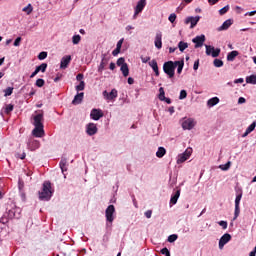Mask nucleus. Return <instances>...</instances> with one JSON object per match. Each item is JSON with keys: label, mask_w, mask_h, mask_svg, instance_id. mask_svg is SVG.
I'll return each instance as SVG.
<instances>
[{"label": "nucleus", "mask_w": 256, "mask_h": 256, "mask_svg": "<svg viewBox=\"0 0 256 256\" xmlns=\"http://www.w3.org/2000/svg\"><path fill=\"white\" fill-rule=\"evenodd\" d=\"M53 188H51V182L45 181L42 184V190L38 192V197L40 201H51L53 197Z\"/></svg>", "instance_id": "obj_1"}, {"label": "nucleus", "mask_w": 256, "mask_h": 256, "mask_svg": "<svg viewBox=\"0 0 256 256\" xmlns=\"http://www.w3.org/2000/svg\"><path fill=\"white\" fill-rule=\"evenodd\" d=\"M106 227H112L115 221V206L109 205L105 210Z\"/></svg>", "instance_id": "obj_2"}, {"label": "nucleus", "mask_w": 256, "mask_h": 256, "mask_svg": "<svg viewBox=\"0 0 256 256\" xmlns=\"http://www.w3.org/2000/svg\"><path fill=\"white\" fill-rule=\"evenodd\" d=\"M163 71L168 76V79L175 77V61H167L163 64Z\"/></svg>", "instance_id": "obj_3"}, {"label": "nucleus", "mask_w": 256, "mask_h": 256, "mask_svg": "<svg viewBox=\"0 0 256 256\" xmlns=\"http://www.w3.org/2000/svg\"><path fill=\"white\" fill-rule=\"evenodd\" d=\"M36 114L32 115V125L34 127H44L43 121H45V118L43 116V111L35 112Z\"/></svg>", "instance_id": "obj_4"}, {"label": "nucleus", "mask_w": 256, "mask_h": 256, "mask_svg": "<svg viewBox=\"0 0 256 256\" xmlns=\"http://www.w3.org/2000/svg\"><path fill=\"white\" fill-rule=\"evenodd\" d=\"M147 6V0H139L134 8L133 19H137L139 13H143V9Z\"/></svg>", "instance_id": "obj_5"}, {"label": "nucleus", "mask_w": 256, "mask_h": 256, "mask_svg": "<svg viewBox=\"0 0 256 256\" xmlns=\"http://www.w3.org/2000/svg\"><path fill=\"white\" fill-rule=\"evenodd\" d=\"M41 147V142L33 137H30L27 141V149L29 151H37Z\"/></svg>", "instance_id": "obj_6"}, {"label": "nucleus", "mask_w": 256, "mask_h": 256, "mask_svg": "<svg viewBox=\"0 0 256 256\" xmlns=\"http://www.w3.org/2000/svg\"><path fill=\"white\" fill-rule=\"evenodd\" d=\"M8 219H20L21 218V208H12L9 209L6 214Z\"/></svg>", "instance_id": "obj_7"}, {"label": "nucleus", "mask_w": 256, "mask_h": 256, "mask_svg": "<svg viewBox=\"0 0 256 256\" xmlns=\"http://www.w3.org/2000/svg\"><path fill=\"white\" fill-rule=\"evenodd\" d=\"M102 95L106 101H115L118 97L117 89H112L111 92H107V90H104L102 92Z\"/></svg>", "instance_id": "obj_8"}, {"label": "nucleus", "mask_w": 256, "mask_h": 256, "mask_svg": "<svg viewBox=\"0 0 256 256\" xmlns=\"http://www.w3.org/2000/svg\"><path fill=\"white\" fill-rule=\"evenodd\" d=\"M193 153V149L188 148L186 149L182 154H179L177 157V163H185V161H187V159H189V157H191Z\"/></svg>", "instance_id": "obj_9"}, {"label": "nucleus", "mask_w": 256, "mask_h": 256, "mask_svg": "<svg viewBox=\"0 0 256 256\" xmlns=\"http://www.w3.org/2000/svg\"><path fill=\"white\" fill-rule=\"evenodd\" d=\"M31 135L32 137H36L37 139L43 138V136L45 135V126H34Z\"/></svg>", "instance_id": "obj_10"}, {"label": "nucleus", "mask_w": 256, "mask_h": 256, "mask_svg": "<svg viewBox=\"0 0 256 256\" xmlns=\"http://www.w3.org/2000/svg\"><path fill=\"white\" fill-rule=\"evenodd\" d=\"M200 20L201 16H189L185 19V24L189 25L190 23V29H194Z\"/></svg>", "instance_id": "obj_11"}, {"label": "nucleus", "mask_w": 256, "mask_h": 256, "mask_svg": "<svg viewBox=\"0 0 256 256\" xmlns=\"http://www.w3.org/2000/svg\"><path fill=\"white\" fill-rule=\"evenodd\" d=\"M98 131H99V128H97V124L88 123L86 125V134L89 135V137H93V135H97Z\"/></svg>", "instance_id": "obj_12"}, {"label": "nucleus", "mask_w": 256, "mask_h": 256, "mask_svg": "<svg viewBox=\"0 0 256 256\" xmlns=\"http://www.w3.org/2000/svg\"><path fill=\"white\" fill-rule=\"evenodd\" d=\"M193 127H195V120H193V118L184 119L182 121V129H184V131H191Z\"/></svg>", "instance_id": "obj_13"}, {"label": "nucleus", "mask_w": 256, "mask_h": 256, "mask_svg": "<svg viewBox=\"0 0 256 256\" xmlns=\"http://www.w3.org/2000/svg\"><path fill=\"white\" fill-rule=\"evenodd\" d=\"M179 197H181V188H178L177 191L172 193L169 206L173 207V205H177V201H179Z\"/></svg>", "instance_id": "obj_14"}, {"label": "nucleus", "mask_w": 256, "mask_h": 256, "mask_svg": "<svg viewBox=\"0 0 256 256\" xmlns=\"http://www.w3.org/2000/svg\"><path fill=\"white\" fill-rule=\"evenodd\" d=\"M101 117H103V110L101 109H92L90 112V118L93 121H99V119H101Z\"/></svg>", "instance_id": "obj_15"}, {"label": "nucleus", "mask_w": 256, "mask_h": 256, "mask_svg": "<svg viewBox=\"0 0 256 256\" xmlns=\"http://www.w3.org/2000/svg\"><path fill=\"white\" fill-rule=\"evenodd\" d=\"M231 241V234L225 233L219 240V249H223Z\"/></svg>", "instance_id": "obj_16"}, {"label": "nucleus", "mask_w": 256, "mask_h": 256, "mask_svg": "<svg viewBox=\"0 0 256 256\" xmlns=\"http://www.w3.org/2000/svg\"><path fill=\"white\" fill-rule=\"evenodd\" d=\"M107 63H109V58H107V54H102V59L100 65L98 66V73H103V71H105Z\"/></svg>", "instance_id": "obj_17"}, {"label": "nucleus", "mask_w": 256, "mask_h": 256, "mask_svg": "<svg viewBox=\"0 0 256 256\" xmlns=\"http://www.w3.org/2000/svg\"><path fill=\"white\" fill-rule=\"evenodd\" d=\"M192 42L195 43V49H199L205 43V34L196 36L195 38L192 39Z\"/></svg>", "instance_id": "obj_18"}, {"label": "nucleus", "mask_w": 256, "mask_h": 256, "mask_svg": "<svg viewBox=\"0 0 256 256\" xmlns=\"http://www.w3.org/2000/svg\"><path fill=\"white\" fill-rule=\"evenodd\" d=\"M163 34L161 32H157L154 40V45L156 49H162L163 47Z\"/></svg>", "instance_id": "obj_19"}, {"label": "nucleus", "mask_w": 256, "mask_h": 256, "mask_svg": "<svg viewBox=\"0 0 256 256\" xmlns=\"http://www.w3.org/2000/svg\"><path fill=\"white\" fill-rule=\"evenodd\" d=\"M236 198L235 205H241V199H243V188L237 187L235 188Z\"/></svg>", "instance_id": "obj_20"}, {"label": "nucleus", "mask_w": 256, "mask_h": 256, "mask_svg": "<svg viewBox=\"0 0 256 256\" xmlns=\"http://www.w3.org/2000/svg\"><path fill=\"white\" fill-rule=\"evenodd\" d=\"M69 63H71V55L62 57L60 61V69H67V67H69Z\"/></svg>", "instance_id": "obj_21"}, {"label": "nucleus", "mask_w": 256, "mask_h": 256, "mask_svg": "<svg viewBox=\"0 0 256 256\" xmlns=\"http://www.w3.org/2000/svg\"><path fill=\"white\" fill-rule=\"evenodd\" d=\"M149 67L153 70L155 73L156 77H159L160 72H159V65L157 64V60L153 59L150 62H148Z\"/></svg>", "instance_id": "obj_22"}, {"label": "nucleus", "mask_w": 256, "mask_h": 256, "mask_svg": "<svg viewBox=\"0 0 256 256\" xmlns=\"http://www.w3.org/2000/svg\"><path fill=\"white\" fill-rule=\"evenodd\" d=\"M83 97H85V93L83 92L77 93V95H75L74 99L72 100V105H81L83 101Z\"/></svg>", "instance_id": "obj_23"}, {"label": "nucleus", "mask_w": 256, "mask_h": 256, "mask_svg": "<svg viewBox=\"0 0 256 256\" xmlns=\"http://www.w3.org/2000/svg\"><path fill=\"white\" fill-rule=\"evenodd\" d=\"M231 25H233V21L231 19H228L223 22V24L218 28V31H227V29H229Z\"/></svg>", "instance_id": "obj_24"}, {"label": "nucleus", "mask_w": 256, "mask_h": 256, "mask_svg": "<svg viewBox=\"0 0 256 256\" xmlns=\"http://www.w3.org/2000/svg\"><path fill=\"white\" fill-rule=\"evenodd\" d=\"M183 67H185V61H175V69H177L178 75H181V73L183 72Z\"/></svg>", "instance_id": "obj_25"}, {"label": "nucleus", "mask_w": 256, "mask_h": 256, "mask_svg": "<svg viewBox=\"0 0 256 256\" xmlns=\"http://www.w3.org/2000/svg\"><path fill=\"white\" fill-rule=\"evenodd\" d=\"M255 127H256V121H254L253 123H251V124L247 127L245 133L242 134V137L245 138V137H247V135H249L250 133H253V131H255Z\"/></svg>", "instance_id": "obj_26"}, {"label": "nucleus", "mask_w": 256, "mask_h": 256, "mask_svg": "<svg viewBox=\"0 0 256 256\" xmlns=\"http://www.w3.org/2000/svg\"><path fill=\"white\" fill-rule=\"evenodd\" d=\"M239 55V51L233 50L227 54V61L233 62L235 58Z\"/></svg>", "instance_id": "obj_27"}, {"label": "nucleus", "mask_w": 256, "mask_h": 256, "mask_svg": "<svg viewBox=\"0 0 256 256\" xmlns=\"http://www.w3.org/2000/svg\"><path fill=\"white\" fill-rule=\"evenodd\" d=\"M67 165H68L67 158H62L59 163V167L64 175H65V171H67Z\"/></svg>", "instance_id": "obj_28"}, {"label": "nucleus", "mask_w": 256, "mask_h": 256, "mask_svg": "<svg viewBox=\"0 0 256 256\" xmlns=\"http://www.w3.org/2000/svg\"><path fill=\"white\" fill-rule=\"evenodd\" d=\"M219 104V97H213V98H210L208 101H207V107H215V105Z\"/></svg>", "instance_id": "obj_29"}, {"label": "nucleus", "mask_w": 256, "mask_h": 256, "mask_svg": "<svg viewBox=\"0 0 256 256\" xmlns=\"http://www.w3.org/2000/svg\"><path fill=\"white\" fill-rule=\"evenodd\" d=\"M166 153H167V150H165L164 147H159L156 152V157H158V159H162V157H165Z\"/></svg>", "instance_id": "obj_30"}, {"label": "nucleus", "mask_w": 256, "mask_h": 256, "mask_svg": "<svg viewBox=\"0 0 256 256\" xmlns=\"http://www.w3.org/2000/svg\"><path fill=\"white\" fill-rule=\"evenodd\" d=\"M120 70L122 71L123 77H129V66L127 64H123Z\"/></svg>", "instance_id": "obj_31"}, {"label": "nucleus", "mask_w": 256, "mask_h": 256, "mask_svg": "<svg viewBox=\"0 0 256 256\" xmlns=\"http://www.w3.org/2000/svg\"><path fill=\"white\" fill-rule=\"evenodd\" d=\"M188 47H189V44L187 42L180 41L178 43V49L181 53H183V51H185V49H187Z\"/></svg>", "instance_id": "obj_32"}, {"label": "nucleus", "mask_w": 256, "mask_h": 256, "mask_svg": "<svg viewBox=\"0 0 256 256\" xmlns=\"http://www.w3.org/2000/svg\"><path fill=\"white\" fill-rule=\"evenodd\" d=\"M15 109V105L13 104H7L5 107H4V113L6 115H9L10 113H12V111Z\"/></svg>", "instance_id": "obj_33"}, {"label": "nucleus", "mask_w": 256, "mask_h": 256, "mask_svg": "<svg viewBox=\"0 0 256 256\" xmlns=\"http://www.w3.org/2000/svg\"><path fill=\"white\" fill-rule=\"evenodd\" d=\"M72 43H73V45H79V43H81V35H79V34L73 35Z\"/></svg>", "instance_id": "obj_34"}, {"label": "nucleus", "mask_w": 256, "mask_h": 256, "mask_svg": "<svg viewBox=\"0 0 256 256\" xmlns=\"http://www.w3.org/2000/svg\"><path fill=\"white\" fill-rule=\"evenodd\" d=\"M246 83H250V85H256V75H250L246 77Z\"/></svg>", "instance_id": "obj_35"}, {"label": "nucleus", "mask_w": 256, "mask_h": 256, "mask_svg": "<svg viewBox=\"0 0 256 256\" xmlns=\"http://www.w3.org/2000/svg\"><path fill=\"white\" fill-rule=\"evenodd\" d=\"M36 71L39 73H45L47 71V63H42L40 66L36 67Z\"/></svg>", "instance_id": "obj_36"}, {"label": "nucleus", "mask_w": 256, "mask_h": 256, "mask_svg": "<svg viewBox=\"0 0 256 256\" xmlns=\"http://www.w3.org/2000/svg\"><path fill=\"white\" fill-rule=\"evenodd\" d=\"M211 57H219L221 55V48H215L213 47L212 52H211Z\"/></svg>", "instance_id": "obj_37"}, {"label": "nucleus", "mask_w": 256, "mask_h": 256, "mask_svg": "<svg viewBox=\"0 0 256 256\" xmlns=\"http://www.w3.org/2000/svg\"><path fill=\"white\" fill-rule=\"evenodd\" d=\"M240 213H241V208L239 207V205H235L233 221H236Z\"/></svg>", "instance_id": "obj_38"}, {"label": "nucleus", "mask_w": 256, "mask_h": 256, "mask_svg": "<svg viewBox=\"0 0 256 256\" xmlns=\"http://www.w3.org/2000/svg\"><path fill=\"white\" fill-rule=\"evenodd\" d=\"M158 99L159 101H163L165 99V89L163 87L159 88Z\"/></svg>", "instance_id": "obj_39"}, {"label": "nucleus", "mask_w": 256, "mask_h": 256, "mask_svg": "<svg viewBox=\"0 0 256 256\" xmlns=\"http://www.w3.org/2000/svg\"><path fill=\"white\" fill-rule=\"evenodd\" d=\"M177 239H179V236L177 234H171L170 236H168V243H175V241H177Z\"/></svg>", "instance_id": "obj_40"}, {"label": "nucleus", "mask_w": 256, "mask_h": 256, "mask_svg": "<svg viewBox=\"0 0 256 256\" xmlns=\"http://www.w3.org/2000/svg\"><path fill=\"white\" fill-rule=\"evenodd\" d=\"M27 15H31L33 13V6L31 4H28L26 7L22 9Z\"/></svg>", "instance_id": "obj_41"}, {"label": "nucleus", "mask_w": 256, "mask_h": 256, "mask_svg": "<svg viewBox=\"0 0 256 256\" xmlns=\"http://www.w3.org/2000/svg\"><path fill=\"white\" fill-rule=\"evenodd\" d=\"M13 87H8L4 89V97H10V95H13Z\"/></svg>", "instance_id": "obj_42"}, {"label": "nucleus", "mask_w": 256, "mask_h": 256, "mask_svg": "<svg viewBox=\"0 0 256 256\" xmlns=\"http://www.w3.org/2000/svg\"><path fill=\"white\" fill-rule=\"evenodd\" d=\"M231 168V162H227L224 165H220L219 169H221L222 171H229V169Z\"/></svg>", "instance_id": "obj_43"}, {"label": "nucleus", "mask_w": 256, "mask_h": 256, "mask_svg": "<svg viewBox=\"0 0 256 256\" xmlns=\"http://www.w3.org/2000/svg\"><path fill=\"white\" fill-rule=\"evenodd\" d=\"M213 65H214V67H223V60H221V59H214V61H213Z\"/></svg>", "instance_id": "obj_44"}, {"label": "nucleus", "mask_w": 256, "mask_h": 256, "mask_svg": "<svg viewBox=\"0 0 256 256\" xmlns=\"http://www.w3.org/2000/svg\"><path fill=\"white\" fill-rule=\"evenodd\" d=\"M85 90V81H80L79 85L76 86V91H84Z\"/></svg>", "instance_id": "obj_45"}, {"label": "nucleus", "mask_w": 256, "mask_h": 256, "mask_svg": "<svg viewBox=\"0 0 256 256\" xmlns=\"http://www.w3.org/2000/svg\"><path fill=\"white\" fill-rule=\"evenodd\" d=\"M116 65H118V67H123V65H127V63L125 62V58H119L116 62Z\"/></svg>", "instance_id": "obj_46"}, {"label": "nucleus", "mask_w": 256, "mask_h": 256, "mask_svg": "<svg viewBox=\"0 0 256 256\" xmlns=\"http://www.w3.org/2000/svg\"><path fill=\"white\" fill-rule=\"evenodd\" d=\"M38 59H39V61H43V60L47 59V52L46 51L40 52L38 55Z\"/></svg>", "instance_id": "obj_47"}, {"label": "nucleus", "mask_w": 256, "mask_h": 256, "mask_svg": "<svg viewBox=\"0 0 256 256\" xmlns=\"http://www.w3.org/2000/svg\"><path fill=\"white\" fill-rule=\"evenodd\" d=\"M160 253H161L162 255H165V256H171V252L169 251V249H168L167 247L162 248L161 251H160Z\"/></svg>", "instance_id": "obj_48"}, {"label": "nucleus", "mask_w": 256, "mask_h": 256, "mask_svg": "<svg viewBox=\"0 0 256 256\" xmlns=\"http://www.w3.org/2000/svg\"><path fill=\"white\" fill-rule=\"evenodd\" d=\"M229 5L224 6L222 9L219 10L220 15H225L229 11Z\"/></svg>", "instance_id": "obj_49"}, {"label": "nucleus", "mask_w": 256, "mask_h": 256, "mask_svg": "<svg viewBox=\"0 0 256 256\" xmlns=\"http://www.w3.org/2000/svg\"><path fill=\"white\" fill-rule=\"evenodd\" d=\"M177 19V14L176 13H172L170 14V16L168 17V21H170V23H175V20Z\"/></svg>", "instance_id": "obj_50"}, {"label": "nucleus", "mask_w": 256, "mask_h": 256, "mask_svg": "<svg viewBox=\"0 0 256 256\" xmlns=\"http://www.w3.org/2000/svg\"><path fill=\"white\" fill-rule=\"evenodd\" d=\"M179 99L180 100L187 99V91L186 90L180 91Z\"/></svg>", "instance_id": "obj_51"}, {"label": "nucleus", "mask_w": 256, "mask_h": 256, "mask_svg": "<svg viewBox=\"0 0 256 256\" xmlns=\"http://www.w3.org/2000/svg\"><path fill=\"white\" fill-rule=\"evenodd\" d=\"M43 85H45V80L42 78L36 80V87H43Z\"/></svg>", "instance_id": "obj_52"}, {"label": "nucleus", "mask_w": 256, "mask_h": 256, "mask_svg": "<svg viewBox=\"0 0 256 256\" xmlns=\"http://www.w3.org/2000/svg\"><path fill=\"white\" fill-rule=\"evenodd\" d=\"M205 47H206V55H210L211 56V54H212V52H213V46H211V45H205Z\"/></svg>", "instance_id": "obj_53"}, {"label": "nucleus", "mask_w": 256, "mask_h": 256, "mask_svg": "<svg viewBox=\"0 0 256 256\" xmlns=\"http://www.w3.org/2000/svg\"><path fill=\"white\" fill-rule=\"evenodd\" d=\"M218 225H220V227H222V229H227V221L221 220L218 222Z\"/></svg>", "instance_id": "obj_54"}, {"label": "nucleus", "mask_w": 256, "mask_h": 256, "mask_svg": "<svg viewBox=\"0 0 256 256\" xmlns=\"http://www.w3.org/2000/svg\"><path fill=\"white\" fill-rule=\"evenodd\" d=\"M119 53H121V48H117V47H116V48L112 51L113 57H117Z\"/></svg>", "instance_id": "obj_55"}, {"label": "nucleus", "mask_w": 256, "mask_h": 256, "mask_svg": "<svg viewBox=\"0 0 256 256\" xmlns=\"http://www.w3.org/2000/svg\"><path fill=\"white\" fill-rule=\"evenodd\" d=\"M145 218L146 219H151V216L153 215V211L152 210H147L145 213Z\"/></svg>", "instance_id": "obj_56"}, {"label": "nucleus", "mask_w": 256, "mask_h": 256, "mask_svg": "<svg viewBox=\"0 0 256 256\" xmlns=\"http://www.w3.org/2000/svg\"><path fill=\"white\" fill-rule=\"evenodd\" d=\"M9 222V218L6 216V214H4V216L0 219V223H3V225H5V223Z\"/></svg>", "instance_id": "obj_57"}, {"label": "nucleus", "mask_w": 256, "mask_h": 256, "mask_svg": "<svg viewBox=\"0 0 256 256\" xmlns=\"http://www.w3.org/2000/svg\"><path fill=\"white\" fill-rule=\"evenodd\" d=\"M21 45V37H17L14 41V47H19Z\"/></svg>", "instance_id": "obj_58"}, {"label": "nucleus", "mask_w": 256, "mask_h": 256, "mask_svg": "<svg viewBox=\"0 0 256 256\" xmlns=\"http://www.w3.org/2000/svg\"><path fill=\"white\" fill-rule=\"evenodd\" d=\"M123 41H125V39L121 38L117 44H116V48L121 49V47H123Z\"/></svg>", "instance_id": "obj_59"}, {"label": "nucleus", "mask_w": 256, "mask_h": 256, "mask_svg": "<svg viewBox=\"0 0 256 256\" xmlns=\"http://www.w3.org/2000/svg\"><path fill=\"white\" fill-rule=\"evenodd\" d=\"M142 63H149L151 61V57L146 56V57H141Z\"/></svg>", "instance_id": "obj_60"}, {"label": "nucleus", "mask_w": 256, "mask_h": 256, "mask_svg": "<svg viewBox=\"0 0 256 256\" xmlns=\"http://www.w3.org/2000/svg\"><path fill=\"white\" fill-rule=\"evenodd\" d=\"M16 157H17V159L23 160L27 157V154L25 152H23L22 154H17Z\"/></svg>", "instance_id": "obj_61"}, {"label": "nucleus", "mask_w": 256, "mask_h": 256, "mask_svg": "<svg viewBox=\"0 0 256 256\" xmlns=\"http://www.w3.org/2000/svg\"><path fill=\"white\" fill-rule=\"evenodd\" d=\"M61 77H63L62 74H57L56 77L54 78V83H59V81H61Z\"/></svg>", "instance_id": "obj_62"}, {"label": "nucleus", "mask_w": 256, "mask_h": 256, "mask_svg": "<svg viewBox=\"0 0 256 256\" xmlns=\"http://www.w3.org/2000/svg\"><path fill=\"white\" fill-rule=\"evenodd\" d=\"M243 103H247V100L244 97H240L238 99V105H243Z\"/></svg>", "instance_id": "obj_63"}, {"label": "nucleus", "mask_w": 256, "mask_h": 256, "mask_svg": "<svg viewBox=\"0 0 256 256\" xmlns=\"http://www.w3.org/2000/svg\"><path fill=\"white\" fill-rule=\"evenodd\" d=\"M193 69L194 71H197V69H199V59L194 62Z\"/></svg>", "instance_id": "obj_64"}]
</instances>
